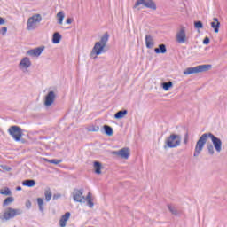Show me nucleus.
Segmentation results:
<instances>
[{
    "instance_id": "nucleus-1",
    "label": "nucleus",
    "mask_w": 227,
    "mask_h": 227,
    "mask_svg": "<svg viewBox=\"0 0 227 227\" xmlns=\"http://www.w3.org/2000/svg\"><path fill=\"white\" fill-rule=\"evenodd\" d=\"M208 138L211 139L213 143L212 145L217 153H221L223 150V141L221 140V138L215 137L211 132H208L204 133L200 137L199 140L195 145L193 157H200V155H201V152H203V148H205V145H207Z\"/></svg>"
},
{
    "instance_id": "nucleus-2",
    "label": "nucleus",
    "mask_w": 227,
    "mask_h": 227,
    "mask_svg": "<svg viewBox=\"0 0 227 227\" xmlns=\"http://www.w3.org/2000/svg\"><path fill=\"white\" fill-rule=\"evenodd\" d=\"M107 42H109V34L106 32L100 38L99 42L95 43L91 54H96V56L104 54V52H106V46L107 45Z\"/></svg>"
},
{
    "instance_id": "nucleus-3",
    "label": "nucleus",
    "mask_w": 227,
    "mask_h": 227,
    "mask_svg": "<svg viewBox=\"0 0 227 227\" xmlns=\"http://www.w3.org/2000/svg\"><path fill=\"white\" fill-rule=\"evenodd\" d=\"M182 145V137L175 133L170 134L165 140L164 149L167 148H178Z\"/></svg>"
},
{
    "instance_id": "nucleus-4",
    "label": "nucleus",
    "mask_w": 227,
    "mask_h": 227,
    "mask_svg": "<svg viewBox=\"0 0 227 227\" xmlns=\"http://www.w3.org/2000/svg\"><path fill=\"white\" fill-rule=\"evenodd\" d=\"M22 213V209L8 207L4 213L0 214V220L3 223H6V221H10V219H13V217H17V215H21Z\"/></svg>"
},
{
    "instance_id": "nucleus-5",
    "label": "nucleus",
    "mask_w": 227,
    "mask_h": 227,
    "mask_svg": "<svg viewBox=\"0 0 227 227\" xmlns=\"http://www.w3.org/2000/svg\"><path fill=\"white\" fill-rule=\"evenodd\" d=\"M212 68L210 64L199 65L194 67H188L184 71V75H191L192 74H201L203 72H208Z\"/></svg>"
},
{
    "instance_id": "nucleus-6",
    "label": "nucleus",
    "mask_w": 227,
    "mask_h": 227,
    "mask_svg": "<svg viewBox=\"0 0 227 227\" xmlns=\"http://www.w3.org/2000/svg\"><path fill=\"white\" fill-rule=\"evenodd\" d=\"M42 22V15L41 14H34L30 18H28L27 22V29L28 31H35L37 26L36 24H40Z\"/></svg>"
},
{
    "instance_id": "nucleus-7",
    "label": "nucleus",
    "mask_w": 227,
    "mask_h": 227,
    "mask_svg": "<svg viewBox=\"0 0 227 227\" xmlns=\"http://www.w3.org/2000/svg\"><path fill=\"white\" fill-rule=\"evenodd\" d=\"M8 133L12 137H13L14 141H20L22 137V129L19 126H11L8 129Z\"/></svg>"
},
{
    "instance_id": "nucleus-8",
    "label": "nucleus",
    "mask_w": 227,
    "mask_h": 227,
    "mask_svg": "<svg viewBox=\"0 0 227 227\" xmlns=\"http://www.w3.org/2000/svg\"><path fill=\"white\" fill-rule=\"evenodd\" d=\"M141 4L145 8H150V10H157V5L153 0H137L133 8H137Z\"/></svg>"
},
{
    "instance_id": "nucleus-9",
    "label": "nucleus",
    "mask_w": 227,
    "mask_h": 227,
    "mask_svg": "<svg viewBox=\"0 0 227 227\" xmlns=\"http://www.w3.org/2000/svg\"><path fill=\"white\" fill-rule=\"evenodd\" d=\"M84 189H74L73 192V200L76 201V203H82V200H85L86 197L83 196Z\"/></svg>"
},
{
    "instance_id": "nucleus-10",
    "label": "nucleus",
    "mask_w": 227,
    "mask_h": 227,
    "mask_svg": "<svg viewBox=\"0 0 227 227\" xmlns=\"http://www.w3.org/2000/svg\"><path fill=\"white\" fill-rule=\"evenodd\" d=\"M55 99H56V93L52 90L49 91L44 98V106L46 107H51V106L54 104Z\"/></svg>"
},
{
    "instance_id": "nucleus-11",
    "label": "nucleus",
    "mask_w": 227,
    "mask_h": 227,
    "mask_svg": "<svg viewBox=\"0 0 227 227\" xmlns=\"http://www.w3.org/2000/svg\"><path fill=\"white\" fill-rule=\"evenodd\" d=\"M114 155H118L121 157V159H129L130 157V149L125 147L122 149H120L119 151H114Z\"/></svg>"
},
{
    "instance_id": "nucleus-12",
    "label": "nucleus",
    "mask_w": 227,
    "mask_h": 227,
    "mask_svg": "<svg viewBox=\"0 0 227 227\" xmlns=\"http://www.w3.org/2000/svg\"><path fill=\"white\" fill-rule=\"evenodd\" d=\"M187 35L185 34V27H182L180 31L176 33V40L177 43H185Z\"/></svg>"
},
{
    "instance_id": "nucleus-13",
    "label": "nucleus",
    "mask_w": 227,
    "mask_h": 227,
    "mask_svg": "<svg viewBox=\"0 0 227 227\" xmlns=\"http://www.w3.org/2000/svg\"><path fill=\"white\" fill-rule=\"evenodd\" d=\"M45 51V46L37 47L35 49H31L27 51V56H32L34 58H38L42 52Z\"/></svg>"
},
{
    "instance_id": "nucleus-14",
    "label": "nucleus",
    "mask_w": 227,
    "mask_h": 227,
    "mask_svg": "<svg viewBox=\"0 0 227 227\" xmlns=\"http://www.w3.org/2000/svg\"><path fill=\"white\" fill-rule=\"evenodd\" d=\"M155 43L153 42V37L151 35H145V46L147 49H153Z\"/></svg>"
},
{
    "instance_id": "nucleus-15",
    "label": "nucleus",
    "mask_w": 227,
    "mask_h": 227,
    "mask_svg": "<svg viewBox=\"0 0 227 227\" xmlns=\"http://www.w3.org/2000/svg\"><path fill=\"white\" fill-rule=\"evenodd\" d=\"M70 212H67L65 213L64 215L61 216L60 220H59V226L60 227H65L67 226V221H68V219H70Z\"/></svg>"
},
{
    "instance_id": "nucleus-16",
    "label": "nucleus",
    "mask_w": 227,
    "mask_h": 227,
    "mask_svg": "<svg viewBox=\"0 0 227 227\" xmlns=\"http://www.w3.org/2000/svg\"><path fill=\"white\" fill-rule=\"evenodd\" d=\"M213 22H211V27L214 29L215 33H219V27H221V22L219 19L213 18Z\"/></svg>"
},
{
    "instance_id": "nucleus-17",
    "label": "nucleus",
    "mask_w": 227,
    "mask_h": 227,
    "mask_svg": "<svg viewBox=\"0 0 227 227\" xmlns=\"http://www.w3.org/2000/svg\"><path fill=\"white\" fill-rule=\"evenodd\" d=\"M155 54H166L168 52V48H166V44H159L158 48L154 49Z\"/></svg>"
},
{
    "instance_id": "nucleus-18",
    "label": "nucleus",
    "mask_w": 227,
    "mask_h": 227,
    "mask_svg": "<svg viewBox=\"0 0 227 227\" xmlns=\"http://www.w3.org/2000/svg\"><path fill=\"white\" fill-rule=\"evenodd\" d=\"M20 67H22V68H29V67H31V60L29 59V58H23L20 62Z\"/></svg>"
},
{
    "instance_id": "nucleus-19",
    "label": "nucleus",
    "mask_w": 227,
    "mask_h": 227,
    "mask_svg": "<svg viewBox=\"0 0 227 227\" xmlns=\"http://www.w3.org/2000/svg\"><path fill=\"white\" fill-rule=\"evenodd\" d=\"M93 166H94V173H96V175H101L102 163H100V161H94Z\"/></svg>"
},
{
    "instance_id": "nucleus-20",
    "label": "nucleus",
    "mask_w": 227,
    "mask_h": 227,
    "mask_svg": "<svg viewBox=\"0 0 227 227\" xmlns=\"http://www.w3.org/2000/svg\"><path fill=\"white\" fill-rule=\"evenodd\" d=\"M128 113L129 111H127V109L120 110L114 114V118L115 120H121V118H124L125 116H127Z\"/></svg>"
},
{
    "instance_id": "nucleus-21",
    "label": "nucleus",
    "mask_w": 227,
    "mask_h": 227,
    "mask_svg": "<svg viewBox=\"0 0 227 227\" xmlns=\"http://www.w3.org/2000/svg\"><path fill=\"white\" fill-rule=\"evenodd\" d=\"M22 185H24V187H35L36 181L34 179H26L22 182Z\"/></svg>"
},
{
    "instance_id": "nucleus-22",
    "label": "nucleus",
    "mask_w": 227,
    "mask_h": 227,
    "mask_svg": "<svg viewBox=\"0 0 227 227\" xmlns=\"http://www.w3.org/2000/svg\"><path fill=\"white\" fill-rule=\"evenodd\" d=\"M84 200L87 201V205L90 208H93V207H95V204L93 203V200L91 199V192H88Z\"/></svg>"
},
{
    "instance_id": "nucleus-23",
    "label": "nucleus",
    "mask_w": 227,
    "mask_h": 227,
    "mask_svg": "<svg viewBox=\"0 0 227 227\" xmlns=\"http://www.w3.org/2000/svg\"><path fill=\"white\" fill-rule=\"evenodd\" d=\"M168 208L173 215H180V214H182V212L178 210L175 206L168 205Z\"/></svg>"
},
{
    "instance_id": "nucleus-24",
    "label": "nucleus",
    "mask_w": 227,
    "mask_h": 227,
    "mask_svg": "<svg viewBox=\"0 0 227 227\" xmlns=\"http://www.w3.org/2000/svg\"><path fill=\"white\" fill-rule=\"evenodd\" d=\"M103 129H104L105 134L106 136L111 137V136H113V134H114V131L113 130V128L111 126L107 125V124L104 125Z\"/></svg>"
},
{
    "instance_id": "nucleus-25",
    "label": "nucleus",
    "mask_w": 227,
    "mask_h": 227,
    "mask_svg": "<svg viewBox=\"0 0 227 227\" xmlns=\"http://www.w3.org/2000/svg\"><path fill=\"white\" fill-rule=\"evenodd\" d=\"M44 197L45 201H51V200L52 199V192L51 191V188H47L44 190Z\"/></svg>"
},
{
    "instance_id": "nucleus-26",
    "label": "nucleus",
    "mask_w": 227,
    "mask_h": 227,
    "mask_svg": "<svg viewBox=\"0 0 227 227\" xmlns=\"http://www.w3.org/2000/svg\"><path fill=\"white\" fill-rule=\"evenodd\" d=\"M61 42V34L59 32H55L52 36V43H59Z\"/></svg>"
},
{
    "instance_id": "nucleus-27",
    "label": "nucleus",
    "mask_w": 227,
    "mask_h": 227,
    "mask_svg": "<svg viewBox=\"0 0 227 227\" xmlns=\"http://www.w3.org/2000/svg\"><path fill=\"white\" fill-rule=\"evenodd\" d=\"M161 87L163 88V90L165 91H169L170 88H173V82L169 81V82H165L161 84Z\"/></svg>"
},
{
    "instance_id": "nucleus-28",
    "label": "nucleus",
    "mask_w": 227,
    "mask_h": 227,
    "mask_svg": "<svg viewBox=\"0 0 227 227\" xmlns=\"http://www.w3.org/2000/svg\"><path fill=\"white\" fill-rule=\"evenodd\" d=\"M13 201H15V198L7 197L3 202V207H8V205H11V203H13Z\"/></svg>"
},
{
    "instance_id": "nucleus-29",
    "label": "nucleus",
    "mask_w": 227,
    "mask_h": 227,
    "mask_svg": "<svg viewBox=\"0 0 227 227\" xmlns=\"http://www.w3.org/2000/svg\"><path fill=\"white\" fill-rule=\"evenodd\" d=\"M57 18H58V24H63V20L65 19V13L63 11H60L59 12L57 13Z\"/></svg>"
},
{
    "instance_id": "nucleus-30",
    "label": "nucleus",
    "mask_w": 227,
    "mask_h": 227,
    "mask_svg": "<svg viewBox=\"0 0 227 227\" xmlns=\"http://www.w3.org/2000/svg\"><path fill=\"white\" fill-rule=\"evenodd\" d=\"M206 148L209 155H214V153H215V151L214 150V146L211 143H207L206 145Z\"/></svg>"
},
{
    "instance_id": "nucleus-31",
    "label": "nucleus",
    "mask_w": 227,
    "mask_h": 227,
    "mask_svg": "<svg viewBox=\"0 0 227 227\" xmlns=\"http://www.w3.org/2000/svg\"><path fill=\"white\" fill-rule=\"evenodd\" d=\"M37 204H38L40 212H43V210H45L44 204H43V199L37 198Z\"/></svg>"
},
{
    "instance_id": "nucleus-32",
    "label": "nucleus",
    "mask_w": 227,
    "mask_h": 227,
    "mask_svg": "<svg viewBox=\"0 0 227 227\" xmlns=\"http://www.w3.org/2000/svg\"><path fill=\"white\" fill-rule=\"evenodd\" d=\"M43 160H45V162H49L50 164H61L62 162L61 160H58V159L49 160L47 158H44Z\"/></svg>"
},
{
    "instance_id": "nucleus-33",
    "label": "nucleus",
    "mask_w": 227,
    "mask_h": 227,
    "mask_svg": "<svg viewBox=\"0 0 227 227\" xmlns=\"http://www.w3.org/2000/svg\"><path fill=\"white\" fill-rule=\"evenodd\" d=\"M0 194H3L4 196H12V191L10 188H5L0 191Z\"/></svg>"
},
{
    "instance_id": "nucleus-34",
    "label": "nucleus",
    "mask_w": 227,
    "mask_h": 227,
    "mask_svg": "<svg viewBox=\"0 0 227 227\" xmlns=\"http://www.w3.org/2000/svg\"><path fill=\"white\" fill-rule=\"evenodd\" d=\"M87 130L88 132H98V130H100V127L92 125L87 128Z\"/></svg>"
},
{
    "instance_id": "nucleus-35",
    "label": "nucleus",
    "mask_w": 227,
    "mask_h": 227,
    "mask_svg": "<svg viewBox=\"0 0 227 227\" xmlns=\"http://www.w3.org/2000/svg\"><path fill=\"white\" fill-rule=\"evenodd\" d=\"M195 29H203V22L201 21H195L194 22Z\"/></svg>"
},
{
    "instance_id": "nucleus-36",
    "label": "nucleus",
    "mask_w": 227,
    "mask_h": 227,
    "mask_svg": "<svg viewBox=\"0 0 227 227\" xmlns=\"http://www.w3.org/2000/svg\"><path fill=\"white\" fill-rule=\"evenodd\" d=\"M8 32V27H3L0 30V33L3 36H4V35H6V33Z\"/></svg>"
},
{
    "instance_id": "nucleus-37",
    "label": "nucleus",
    "mask_w": 227,
    "mask_h": 227,
    "mask_svg": "<svg viewBox=\"0 0 227 227\" xmlns=\"http://www.w3.org/2000/svg\"><path fill=\"white\" fill-rule=\"evenodd\" d=\"M203 43L204 45H208V43H210V38L205 37L203 40Z\"/></svg>"
},
{
    "instance_id": "nucleus-38",
    "label": "nucleus",
    "mask_w": 227,
    "mask_h": 227,
    "mask_svg": "<svg viewBox=\"0 0 227 227\" xmlns=\"http://www.w3.org/2000/svg\"><path fill=\"white\" fill-rule=\"evenodd\" d=\"M6 24V20L4 18L0 17V26H4Z\"/></svg>"
},
{
    "instance_id": "nucleus-39",
    "label": "nucleus",
    "mask_w": 227,
    "mask_h": 227,
    "mask_svg": "<svg viewBox=\"0 0 227 227\" xmlns=\"http://www.w3.org/2000/svg\"><path fill=\"white\" fill-rule=\"evenodd\" d=\"M59 198H61V194H59V193L53 195V200H59Z\"/></svg>"
},
{
    "instance_id": "nucleus-40",
    "label": "nucleus",
    "mask_w": 227,
    "mask_h": 227,
    "mask_svg": "<svg viewBox=\"0 0 227 227\" xmlns=\"http://www.w3.org/2000/svg\"><path fill=\"white\" fill-rule=\"evenodd\" d=\"M72 22H74V20L72 18H67L66 20V24H71Z\"/></svg>"
},
{
    "instance_id": "nucleus-41",
    "label": "nucleus",
    "mask_w": 227,
    "mask_h": 227,
    "mask_svg": "<svg viewBox=\"0 0 227 227\" xmlns=\"http://www.w3.org/2000/svg\"><path fill=\"white\" fill-rule=\"evenodd\" d=\"M31 202H30V200H27V202H26V207L27 208H31Z\"/></svg>"
},
{
    "instance_id": "nucleus-42",
    "label": "nucleus",
    "mask_w": 227,
    "mask_h": 227,
    "mask_svg": "<svg viewBox=\"0 0 227 227\" xmlns=\"http://www.w3.org/2000/svg\"><path fill=\"white\" fill-rule=\"evenodd\" d=\"M187 142H188V138H187V134H186L185 138L184 140V145H187Z\"/></svg>"
},
{
    "instance_id": "nucleus-43",
    "label": "nucleus",
    "mask_w": 227,
    "mask_h": 227,
    "mask_svg": "<svg viewBox=\"0 0 227 227\" xmlns=\"http://www.w3.org/2000/svg\"><path fill=\"white\" fill-rule=\"evenodd\" d=\"M16 191H22V187L17 186V187H16Z\"/></svg>"
},
{
    "instance_id": "nucleus-44",
    "label": "nucleus",
    "mask_w": 227,
    "mask_h": 227,
    "mask_svg": "<svg viewBox=\"0 0 227 227\" xmlns=\"http://www.w3.org/2000/svg\"><path fill=\"white\" fill-rule=\"evenodd\" d=\"M7 171H12V168H6Z\"/></svg>"
}]
</instances>
